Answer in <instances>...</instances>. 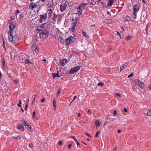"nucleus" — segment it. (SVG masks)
Segmentation results:
<instances>
[{
  "label": "nucleus",
  "instance_id": "obj_1",
  "mask_svg": "<svg viewBox=\"0 0 151 151\" xmlns=\"http://www.w3.org/2000/svg\"><path fill=\"white\" fill-rule=\"evenodd\" d=\"M9 41L12 42L13 44H16L18 43L19 38L17 35H12V34H9Z\"/></svg>",
  "mask_w": 151,
  "mask_h": 151
},
{
  "label": "nucleus",
  "instance_id": "obj_2",
  "mask_svg": "<svg viewBox=\"0 0 151 151\" xmlns=\"http://www.w3.org/2000/svg\"><path fill=\"white\" fill-rule=\"evenodd\" d=\"M49 35V32L47 29L45 28L44 30L42 31L40 34V36L41 38H46Z\"/></svg>",
  "mask_w": 151,
  "mask_h": 151
},
{
  "label": "nucleus",
  "instance_id": "obj_3",
  "mask_svg": "<svg viewBox=\"0 0 151 151\" xmlns=\"http://www.w3.org/2000/svg\"><path fill=\"white\" fill-rule=\"evenodd\" d=\"M72 27L71 28L72 31L73 32L75 31V28L76 26V24L78 21V19L77 18L76 19H73L72 20Z\"/></svg>",
  "mask_w": 151,
  "mask_h": 151
},
{
  "label": "nucleus",
  "instance_id": "obj_4",
  "mask_svg": "<svg viewBox=\"0 0 151 151\" xmlns=\"http://www.w3.org/2000/svg\"><path fill=\"white\" fill-rule=\"evenodd\" d=\"M80 69V66H74L71 68L69 70V73L71 74H74L77 72Z\"/></svg>",
  "mask_w": 151,
  "mask_h": 151
},
{
  "label": "nucleus",
  "instance_id": "obj_5",
  "mask_svg": "<svg viewBox=\"0 0 151 151\" xmlns=\"http://www.w3.org/2000/svg\"><path fill=\"white\" fill-rule=\"evenodd\" d=\"M32 50L34 54L37 53L39 51V48L36 45H33L32 47Z\"/></svg>",
  "mask_w": 151,
  "mask_h": 151
},
{
  "label": "nucleus",
  "instance_id": "obj_6",
  "mask_svg": "<svg viewBox=\"0 0 151 151\" xmlns=\"http://www.w3.org/2000/svg\"><path fill=\"white\" fill-rule=\"evenodd\" d=\"M16 26L15 25L13 24V22H12L9 26V28L10 29V30L8 33V35L9 34L11 35L13 33V29L15 28Z\"/></svg>",
  "mask_w": 151,
  "mask_h": 151
},
{
  "label": "nucleus",
  "instance_id": "obj_7",
  "mask_svg": "<svg viewBox=\"0 0 151 151\" xmlns=\"http://www.w3.org/2000/svg\"><path fill=\"white\" fill-rule=\"evenodd\" d=\"M40 18L39 19L40 22V23L45 21L47 18V13H46L44 14L40 15Z\"/></svg>",
  "mask_w": 151,
  "mask_h": 151
},
{
  "label": "nucleus",
  "instance_id": "obj_8",
  "mask_svg": "<svg viewBox=\"0 0 151 151\" xmlns=\"http://www.w3.org/2000/svg\"><path fill=\"white\" fill-rule=\"evenodd\" d=\"M135 82L140 88H144V83L143 82H141V81L139 80H136L135 81Z\"/></svg>",
  "mask_w": 151,
  "mask_h": 151
},
{
  "label": "nucleus",
  "instance_id": "obj_9",
  "mask_svg": "<svg viewBox=\"0 0 151 151\" xmlns=\"http://www.w3.org/2000/svg\"><path fill=\"white\" fill-rule=\"evenodd\" d=\"M47 25V23H44L41 24V25L38 26L37 27V30L41 31L43 29L46 27Z\"/></svg>",
  "mask_w": 151,
  "mask_h": 151
},
{
  "label": "nucleus",
  "instance_id": "obj_10",
  "mask_svg": "<svg viewBox=\"0 0 151 151\" xmlns=\"http://www.w3.org/2000/svg\"><path fill=\"white\" fill-rule=\"evenodd\" d=\"M140 9V6L138 4H136L135 5L133 8V11H135V12H137Z\"/></svg>",
  "mask_w": 151,
  "mask_h": 151
},
{
  "label": "nucleus",
  "instance_id": "obj_11",
  "mask_svg": "<svg viewBox=\"0 0 151 151\" xmlns=\"http://www.w3.org/2000/svg\"><path fill=\"white\" fill-rule=\"evenodd\" d=\"M37 5L35 3L32 2L31 3L29 6V9L32 10H33L35 8H37Z\"/></svg>",
  "mask_w": 151,
  "mask_h": 151
},
{
  "label": "nucleus",
  "instance_id": "obj_12",
  "mask_svg": "<svg viewBox=\"0 0 151 151\" xmlns=\"http://www.w3.org/2000/svg\"><path fill=\"white\" fill-rule=\"evenodd\" d=\"M67 7V4H61L60 5V9L62 12L65 11Z\"/></svg>",
  "mask_w": 151,
  "mask_h": 151
},
{
  "label": "nucleus",
  "instance_id": "obj_13",
  "mask_svg": "<svg viewBox=\"0 0 151 151\" xmlns=\"http://www.w3.org/2000/svg\"><path fill=\"white\" fill-rule=\"evenodd\" d=\"M73 38V37L72 36H70L68 38H67L66 39V45H69L70 43L72 41V39Z\"/></svg>",
  "mask_w": 151,
  "mask_h": 151
},
{
  "label": "nucleus",
  "instance_id": "obj_14",
  "mask_svg": "<svg viewBox=\"0 0 151 151\" xmlns=\"http://www.w3.org/2000/svg\"><path fill=\"white\" fill-rule=\"evenodd\" d=\"M52 76L53 77V78H55V77H56L60 78L61 76V75L60 73V72H59V71H58L57 73H52Z\"/></svg>",
  "mask_w": 151,
  "mask_h": 151
},
{
  "label": "nucleus",
  "instance_id": "obj_15",
  "mask_svg": "<svg viewBox=\"0 0 151 151\" xmlns=\"http://www.w3.org/2000/svg\"><path fill=\"white\" fill-rule=\"evenodd\" d=\"M86 5V3H83L79 6L78 7L82 10H83L85 9Z\"/></svg>",
  "mask_w": 151,
  "mask_h": 151
},
{
  "label": "nucleus",
  "instance_id": "obj_16",
  "mask_svg": "<svg viewBox=\"0 0 151 151\" xmlns=\"http://www.w3.org/2000/svg\"><path fill=\"white\" fill-rule=\"evenodd\" d=\"M60 63L62 66H64L67 63V60L66 59H62L60 60Z\"/></svg>",
  "mask_w": 151,
  "mask_h": 151
},
{
  "label": "nucleus",
  "instance_id": "obj_17",
  "mask_svg": "<svg viewBox=\"0 0 151 151\" xmlns=\"http://www.w3.org/2000/svg\"><path fill=\"white\" fill-rule=\"evenodd\" d=\"M60 15L59 14H56L55 13L54 14V15L53 16L51 17V18L52 19V20L53 21V22H55L56 21V18H57V17H58V16H60Z\"/></svg>",
  "mask_w": 151,
  "mask_h": 151
},
{
  "label": "nucleus",
  "instance_id": "obj_18",
  "mask_svg": "<svg viewBox=\"0 0 151 151\" xmlns=\"http://www.w3.org/2000/svg\"><path fill=\"white\" fill-rule=\"evenodd\" d=\"M104 22L108 24H112L114 23V21L110 19H107L105 20Z\"/></svg>",
  "mask_w": 151,
  "mask_h": 151
},
{
  "label": "nucleus",
  "instance_id": "obj_19",
  "mask_svg": "<svg viewBox=\"0 0 151 151\" xmlns=\"http://www.w3.org/2000/svg\"><path fill=\"white\" fill-rule=\"evenodd\" d=\"M17 128L18 129H19L20 131H23L24 127L21 124H19L17 126Z\"/></svg>",
  "mask_w": 151,
  "mask_h": 151
},
{
  "label": "nucleus",
  "instance_id": "obj_20",
  "mask_svg": "<svg viewBox=\"0 0 151 151\" xmlns=\"http://www.w3.org/2000/svg\"><path fill=\"white\" fill-rule=\"evenodd\" d=\"M47 12H48V18L50 17L52 15V9H49L47 10Z\"/></svg>",
  "mask_w": 151,
  "mask_h": 151
},
{
  "label": "nucleus",
  "instance_id": "obj_21",
  "mask_svg": "<svg viewBox=\"0 0 151 151\" xmlns=\"http://www.w3.org/2000/svg\"><path fill=\"white\" fill-rule=\"evenodd\" d=\"M25 127L30 132H32V129L31 126L29 124L27 125Z\"/></svg>",
  "mask_w": 151,
  "mask_h": 151
},
{
  "label": "nucleus",
  "instance_id": "obj_22",
  "mask_svg": "<svg viewBox=\"0 0 151 151\" xmlns=\"http://www.w3.org/2000/svg\"><path fill=\"white\" fill-rule=\"evenodd\" d=\"M114 0H109L108 3V5L109 6H111L114 3Z\"/></svg>",
  "mask_w": 151,
  "mask_h": 151
},
{
  "label": "nucleus",
  "instance_id": "obj_23",
  "mask_svg": "<svg viewBox=\"0 0 151 151\" xmlns=\"http://www.w3.org/2000/svg\"><path fill=\"white\" fill-rule=\"evenodd\" d=\"M22 124L25 127L27 125L29 124L27 122L25 121V120L23 119L22 120Z\"/></svg>",
  "mask_w": 151,
  "mask_h": 151
},
{
  "label": "nucleus",
  "instance_id": "obj_24",
  "mask_svg": "<svg viewBox=\"0 0 151 151\" xmlns=\"http://www.w3.org/2000/svg\"><path fill=\"white\" fill-rule=\"evenodd\" d=\"M78 12V13H80V14L82 15V10L80 9L79 7H78L77 9Z\"/></svg>",
  "mask_w": 151,
  "mask_h": 151
},
{
  "label": "nucleus",
  "instance_id": "obj_25",
  "mask_svg": "<svg viewBox=\"0 0 151 151\" xmlns=\"http://www.w3.org/2000/svg\"><path fill=\"white\" fill-rule=\"evenodd\" d=\"M2 41L3 42V48L4 49V50H6V47L5 45V41L4 40L3 37H2Z\"/></svg>",
  "mask_w": 151,
  "mask_h": 151
},
{
  "label": "nucleus",
  "instance_id": "obj_26",
  "mask_svg": "<svg viewBox=\"0 0 151 151\" xmlns=\"http://www.w3.org/2000/svg\"><path fill=\"white\" fill-rule=\"evenodd\" d=\"M13 138L14 139H15L16 140L21 139V137H20L19 135L17 136V137H13Z\"/></svg>",
  "mask_w": 151,
  "mask_h": 151
},
{
  "label": "nucleus",
  "instance_id": "obj_27",
  "mask_svg": "<svg viewBox=\"0 0 151 151\" xmlns=\"http://www.w3.org/2000/svg\"><path fill=\"white\" fill-rule=\"evenodd\" d=\"M95 124L96 127H98L100 126V122L98 120H96V121Z\"/></svg>",
  "mask_w": 151,
  "mask_h": 151
},
{
  "label": "nucleus",
  "instance_id": "obj_28",
  "mask_svg": "<svg viewBox=\"0 0 151 151\" xmlns=\"http://www.w3.org/2000/svg\"><path fill=\"white\" fill-rule=\"evenodd\" d=\"M82 33L83 36L85 37L86 38H88V37L87 35V34L85 32L82 31Z\"/></svg>",
  "mask_w": 151,
  "mask_h": 151
},
{
  "label": "nucleus",
  "instance_id": "obj_29",
  "mask_svg": "<svg viewBox=\"0 0 151 151\" xmlns=\"http://www.w3.org/2000/svg\"><path fill=\"white\" fill-rule=\"evenodd\" d=\"M125 18H126V20L128 21H131V18L128 16H126V17Z\"/></svg>",
  "mask_w": 151,
  "mask_h": 151
},
{
  "label": "nucleus",
  "instance_id": "obj_30",
  "mask_svg": "<svg viewBox=\"0 0 151 151\" xmlns=\"http://www.w3.org/2000/svg\"><path fill=\"white\" fill-rule=\"evenodd\" d=\"M53 104L54 107V109L56 107V102L55 100L53 99Z\"/></svg>",
  "mask_w": 151,
  "mask_h": 151
},
{
  "label": "nucleus",
  "instance_id": "obj_31",
  "mask_svg": "<svg viewBox=\"0 0 151 151\" xmlns=\"http://www.w3.org/2000/svg\"><path fill=\"white\" fill-rule=\"evenodd\" d=\"M96 2L94 1V0H91V3H90V4L94 5L96 4Z\"/></svg>",
  "mask_w": 151,
  "mask_h": 151
},
{
  "label": "nucleus",
  "instance_id": "obj_32",
  "mask_svg": "<svg viewBox=\"0 0 151 151\" xmlns=\"http://www.w3.org/2000/svg\"><path fill=\"white\" fill-rule=\"evenodd\" d=\"M115 34L116 35H119V37H120V38H121V35L120 34V33L117 31H115L114 32Z\"/></svg>",
  "mask_w": 151,
  "mask_h": 151
},
{
  "label": "nucleus",
  "instance_id": "obj_33",
  "mask_svg": "<svg viewBox=\"0 0 151 151\" xmlns=\"http://www.w3.org/2000/svg\"><path fill=\"white\" fill-rule=\"evenodd\" d=\"M19 104H18V106L20 107L21 108V104H22V101L21 100H19Z\"/></svg>",
  "mask_w": 151,
  "mask_h": 151
},
{
  "label": "nucleus",
  "instance_id": "obj_34",
  "mask_svg": "<svg viewBox=\"0 0 151 151\" xmlns=\"http://www.w3.org/2000/svg\"><path fill=\"white\" fill-rule=\"evenodd\" d=\"M2 62H3V65L4 67H5V62L4 59V58H2Z\"/></svg>",
  "mask_w": 151,
  "mask_h": 151
},
{
  "label": "nucleus",
  "instance_id": "obj_35",
  "mask_svg": "<svg viewBox=\"0 0 151 151\" xmlns=\"http://www.w3.org/2000/svg\"><path fill=\"white\" fill-rule=\"evenodd\" d=\"M129 63V62H126L124 63L123 64V67L124 68L126 66L128 65Z\"/></svg>",
  "mask_w": 151,
  "mask_h": 151
},
{
  "label": "nucleus",
  "instance_id": "obj_36",
  "mask_svg": "<svg viewBox=\"0 0 151 151\" xmlns=\"http://www.w3.org/2000/svg\"><path fill=\"white\" fill-rule=\"evenodd\" d=\"M98 85L101 86H103L104 85V84L101 82H100L98 83Z\"/></svg>",
  "mask_w": 151,
  "mask_h": 151
},
{
  "label": "nucleus",
  "instance_id": "obj_37",
  "mask_svg": "<svg viewBox=\"0 0 151 151\" xmlns=\"http://www.w3.org/2000/svg\"><path fill=\"white\" fill-rule=\"evenodd\" d=\"M147 115L149 116H151V109L150 110L149 112H148Z\"/></svg>",
  "mask_w": 151,
  "mask_h": 151
},
{
  "label": "nucleus",
  "instance_id": "obj_38",
  "mask_svg": "<svg viewBox=\"0 0 151 151\" xmlns=\"http://www.w3.org/2000/svg\"><path fill=\"white\" fill-rule=\"evenodd\" d=\"M134 12V15L135 16V17H134V19H135L136 18V15H137V12H135V11H133Z\"/></svg>",
  "mask_w": 151,
  "mask_h": 151
},
{
  "label": "nucleus",
  "instance_id": "obj_39",
  "mask_svg": "<svg viewBox=\"0 0 151 151\" xmlns=\"http://www.w3.org/2000/svg\"><path fill=\"white\" fill-rule=\"evenodd\" d=\"M52 6V4L50 3H49L47 4V6H48V8L51 7Z\"/></svg>",
  "mask_w": 151,
  "mask_h": 151
},
{
  "label": "nucleus",
  "instance_id": "obj_40",
  "mask_svg": "<svg viewBox=\"0 0 151 151\" xmlns=\"http://www.w3.org/2000/svg\"><path fill=\"white\" fill-rule=\"evenodd\" d=\"M134 74L133 73H132L130 75L128 76V78H129L131 77L132 76H133Z\"/></svg>",
  "mask_w": 151,
  "mask_h": 151
},
{
  "label": "nucleus",
  "instance_id": "obj_41",
  "mask_svg": "<svg viewBox=\"0 0 151 151\" xmlns=\"http://www.w3.org/2000/svg\"><path fill=\"white\" fill-rule=\"evenodd\" d=\"M29 63H31V62L28 59H27L26 60V63L27 64H28Z\"/></svg>",
  "mask_w": 151,
  "mask_h": 151
},
{
  "label": "nucleus",
  "instance_id": "obj_42",
  "mask_svg": "<svg viewBox=\"0 0 151 151\" xmlns=\"http://www.w3.org/2000/svg\"><path fill=\"white\" fill-rule=\"evenodd\" d=\"M29 146L30 148H33V147H34V145L32 143H31L29 144Z\"/></svg>",
  "mask_w": 151,
  "mask_h": 151
},
{
  "label": "nucleus",
  "instance_id": "obj_43",
  "mask_svg": "<svg viewBox=\"0 0 151 151\" xmlns=\"http://www.w3.org/2000/svg\"><path fill=\"white\" fill-rule=\"evenodd\" d=\"M113 114L114 116H116L117 115V111L116 110H115L114 111Z\"/></svg>",
  "mask_w": 151,
  "mask_h": 151
},
{
  "label": "nucleus",
  "instance_id": "obj_44",
  "mask_svg": "<svg viewBox=\"0 0 151 151\" xmlns=\"http://www.w3.org/2000/svg\"><path fill=\"white\" fill-rule=\"evenodd\" d=\"M130 39V37L128 36L126 38V39L127 41H128Z\"/></svg>",
  "mask_w": 151,
  "mask_h": 151
},
{
  "label": "nucleus",
  "instance_id": "obj_45",
  "mask_svg": "<svg viewBox=\"0 0 151 151\" xmlns=\"http://www.w3.org/2000/svg\"><path fill=\"white\" fill-rule=\"evenodd\" d=\"M7 73L8 75V77L9 78H12V77L11 76V73H9L8 72H7Z\"/></svg>",
  "mask_w": 151,
  "mask_h": 151
},
{
  "label": "nucleus",
  "instance_id": "obj_46",
  "mask_svg": "<svg viewBox=\"0 0 151 151\" xmlns=\"http://www.w3.org/2000/svg\"><path fill=\"white\" fill-rule=\"evenodd\" d=\"M115 95L118 96H119V97H120L121 96V95L120 94H119L118 93H116L115 94Z\"/></svg>",
  "mask_w": 151,
  "mask_h": 151
},
{
  "label": "nucleus",
  "instance_id": "obj_47",
  "mask_svg": "<svg viewBox=\"0 0 151 151\" xmlns=\"http://www.w3.org/2000/svg\"><path fill=\"white\" fill-rule=\"evenodd\" d=\"M85 134L86 135H87V136H88V137H91V135L89 134L88 133H85Z\"/></svg>",
  "mask_w": 151,
  "mask_h": 151
},
{
  "label": "nucleus",
  "instance_id": "obj_48",
  "mask_svg": "<svg viewBox=\"0 0 151 151\" xmlns=\"http://www.w3.org/2000/svg\"><path fill=\"white\" fill-rule=\"evenodd\" d=\"M75 141L76 142L78 145H80V144L78 141L76 139L75 140Z\"/></svg>",
  "mask_w": 151,
  "mask_h": 151
},
{
  "label": "nucleus",
  "instance_id": "obj_49",
  "mask_svg": "<svg viewBox=\"0 0 151 151\" xmlns=\"http://www.w3.org/2000/svg\"><path fill=\"white\" fill-rule=\"evenodd\" d=\"M62 141L61 140L60 141L58 142V144L59 145H62Z\"/></svg>",
  "mask_w": 151,
  "mask_h": 151
},
{
  "label": "nucleus",
  "instance_id": "obj_50",
  "mask_svg": "<svg viewBox=\"0 0 151 151\" xmlns=\"http://www.w3.org/2000/svg\"><path fill=\"white\" fill-rule=\"evenodd\" d=\"M28 105L26 104L25 106L24 109L26 111L27 110Z\"/></svg>",
  "mask_w": 151,
  "mask_h": 151
},
{
  "label": "nucleus",
  "instance_id": "obj_51",
  "mask_svg": "<svg viewBox=\"0 0 151 151\" xmlns=\"http://www.w3.org/2000/svg\"><path fill=\"white\" fill-rule=\"evenodd\" d=\"M35 114H36V113H35V111H34L33 113V116H32L33 118L35 117Z\"/></svg>",
  "mask_w": 151,
  "mask_h": 151
},
{
  "label": "nucleus",
  "instance_id": "obj_52",
  "mask_svg": "<svg viewBox=\"0 0 151 151\" xmlns=\"http://www.w3.org/2000/svg\"><path fill=\"white\" fill-rule=\"evenodd\" d=\"M60 92H61V91H60V89H58V92H57L58 95H59L60 94Z\"/></svg>",
  "mask_w": 151,
  "mask_h": 151
},
{
  "label": "nucleus",
  "instance_id": "obj_53",
  "mask_svg": "<svg viewBox=\"0 0 151 151\" xmlns=\"http://www.w3.org/2000/svg\"><path fill=\"white\" fill-rule=\"evenodd\" d=\"M99 132H100L99 131H98L97 132V133L96 134V135H95L96 137H97L98 136V135L99 134Z\"/></svg>",
  "mask_w": 151,
  "mask_h": 151
},
{
  "label": "nucleus",
  "instance_id": "obj_54",
  "mask_svg": "<svg viewBox=\"0 0 151 151\" xmlns=\"http://www.w3.org/2000/svg\"><path fill=\"white\" fill-rule=\"evenodd\" d=\"M124 68V67H123V66H121V67H120V72H121V71L122 70H123Z\"/></svg>",
  "mask_w": 151,
  "mask_h": 151
},
{
  "label": "nucleus",
  "instance_id": "obj_55",
  "mask_svg": "<svg viewBox=\"0 0 151 151\" xmlns=\"http://www.w3.org/2000/svg\"><path fill=\"white\" fill-rule=\"evenodd\" d=\"M29 99H28L27 100V101H26V104H27V105H28L29 104Z\"/></svg>",
  "mask_w": 151,
  "mask_h": 151
},
{
  "label": "nucleus",
  "instance_id": "obj_56",
  "mask_svg": "<svg viewBox=\"0 0 151 151\" xmlns=\"http://www.w3.org/2000/svg\"><path fill=\"white\" fill-rule=\"evenodd\" d=\"M124 111L126 112H127L128 111V110H127V109L126 108H124Z\"/></svg>",
  "mask_w": 151,
  "mask_h": 151
},
{
  "label": "nucleus",
  "instance_id": "obj_57",
  "mask_svg": "<svg viewBox=\"0 0 151 151\" xmlns=\"http://www.w3.org/2000/svg\"><path fill=\"white\" fill-rule=\"evenodd\" d=\"M45 101V99L44 98L41 100V102L42 103V102H44V101Z\"/></svg>",
  "mask_w": 151,
  "mask_h": 151
},
{
  "label": "nucleus",
  "instance_id": "obj_58",
  "mask_svg": "<svg viewBox=\"0 0 151 151\" xmlns=\"http://www.w3.org/2000/svg\"><path fill=\"white\" fill-rule=\"evenodd\" d=\"M71 146H72V144H69L68 145V148L69 149H70V148L71 147Z\"/></svg>",
  "mask_w": 151,
  "mask_h": 151
},
{
  "label": "nucleus",
  "instance_id": "obj_59",
  "mask_svg": "<svg viewBox=\"0 0 151 151\" xmlns=\"http://www.w3.org/2000/svg\"><path fill=\"white\" fill-rule=\"evenodd\" d=\"M71 137L74 140H76V139L75 138V137L74 136H71Z\"/></svg>",
  "mask_w": 151,
  "mask_h": 151
},
{
  "label": "nucleus",
  "instance_id": "obj_60",
  "mask_svg": "<svg viewBox=\"0 0 151 151\" xmlns=\"http://www.w3.org/2000/svg\"><path fill=\"white\" fill-rule=\"evenodd\" d=\"M77 98V96H75L74 97V98H73V101H74L75 99H76Z\"/></svg>",
  "mask_w": 151,
  "mask_h": 151
},
{
  "label": "nucleus",
  "instance_id": "obj_61",
  "mask_svg": "<svg viewBox=\"0 0 151 151\" xmlns=\"http://www.w3.org/2000/svg\"><path fill=\"white\" fill-rule=\"evenodd\" d=\"M14 17L13 16H11V19L12 20H14Z\"/></svg>",
  "mask_w": 151,
  "mask_h": 151
},
{
  "label": "nucleus",
  "instance_id": "obj_62",
  "mask_svg": "<svg viewBox=\"0 0 151 151\" xmlns=\"http://www.w3.org/2000/svg\"><path fill=\"white\" fill-rule=\"evenodd\" d=\"M14 83L15 84H16V83H17V81L16 80H15L14 81Z\"/></svg>",
  "mask_w": 151,
  "mask_h": 151
},
{
  "label": "nucleus",
  "instance_id": "obj_63",
  "mask_svg": "<svg viewBox=\"0 0 151 151\" xmlns=\"http://www.w3.org/2000/svg\"><path fill=\"white\" fill-rule=\"evenodd\" d=\"M101 0H97V3H100L101 2Z\"/></svg>",
  "mask_w": 151,
  "mask_h": 151
},
{
  "label": "nucleus",
  "instance_id": "obj_64",
  "mask_svg": "<svg viewBox=\"0 0 151 151\" xmlns=\"http://www.w3.org/2000/svg\"><path fill=\"white\" fill-rule=\"evenodd\" d=\"M151 90V84H150V86L148 87Z\"/></svg>",
  "mask_w": 151,
  "mask_h": 151
}]
</instances>
